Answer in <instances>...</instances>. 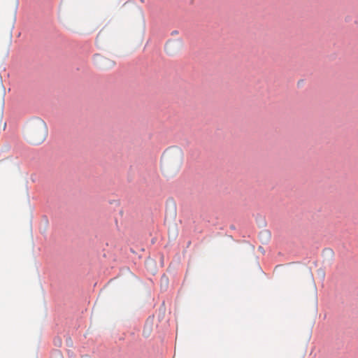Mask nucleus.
Returning a JSON list of instances; mask_svg holds the SVG:
<instances>
[{
  "label": "nucleus",
  "mask_w": 358,
  "mask_h": 358,
  "mask_svg": "<svg viewBox=\"0 0 358 358\" xmlns=\"http://www.w3.org/2000/svg\"><path fill=\"white\" fill-rule=\"evenodd\" d=\"M183 152L178 147L173 146L167 148L163 153L161 166L164 172L176 174L182 166Z\"/></svg>",
  "instance_id": "f257e3e1"
},
{
  "label": "nucleus",
  "mask_w": 358,
  "mask_h": 358,
  "mask_svg": "<svg viewBox=\"0 0 358 358\" xmlns=\"http://www.w3.org/2000/svg\"><path fill=\"white\" fill-rule=\"evenodd\" d=\"M48 135V128L45 122L42 120H35L31 125L28 138L29 141L34 145L43 143Z\"/></svg>",
  "instance_id": "f03ea898"
},
{
  "label": "nucleus",
  "mask_w": 358,
  "mask_h": 358,
  "mask_svg": "<svg viewBox=\"0 0 358 358\" xmlns=\"http://www.w3.org/2000/svg\"><path fill=\"white\" fill-rule=\"evenodd\" d=\"M94 64L99 68L108 69L114 66L115 62L101 55H95L94 57Z\"/></svg>",
  "instance_id": "7ed1b4c3"
},
{
  "label": "nucleus",
  "mask_w": 358,
  "mask_h": 358,
  "mask_svg": "<svg viewBox=\"0 0 358 358\" xmlns=\"http://www.w3.org/2000/svg\"><path fill=\"white\" fill-rule=\"evenodd\" d=\"M181 48V42L176 41H169L165 45V50L169 55L178 52Z\"/></svg>",
  "instance_id": "20e7f679"
},
{
  "label": "nucleus",
  "mask_w": 358,
  "mask_h": 358,
  "mask_svg": "<svg viewBox=\"0 0 358 358\" xmlns=\"http://www.w3.org/2000/svg\"><path fill=\"white\" fill-rule=\"evenodd\" d=\"M51 358H64V357L60 351H56L52 354Z\"/></svg>",
  "instance_id": "39448f33"
},
{
  "label": "nucleus",
  "mask_w": 358,
  "mask_h": 358,
  "mask_svg": "<svg viewBox=\"0 0 358 358\" xmlns=\"http://www.w3.org/2000/svg\"><path fill=\"white\" fill-rule=\"evenodd\" d=\"M57 343L58 345H60L61 343H62L61 340H59L58 341H57Z\"/></svg>",
  "instance_id": "423d86ee"
},
{
  "label": "nucleus",
  "mask_w": 358,
  "mask_h": 358,
  "mask_svg": "<svg viewBox=\"0 0 358 358\" xmlns=\"http://www.w3.org/2000/svg\"><path fill=\"white\" fill-rule=\"evenodd\" d=\"M57 343L58 345H60L61 343H62L61 340H59L58 341H57Z\"/></svg>",
  "instance_id": "0eeeda50"
}]
</instances>
